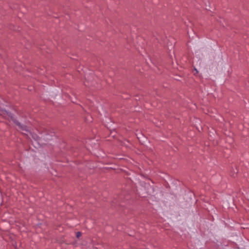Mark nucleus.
Instances as JSON below:
<instances>
[{"instance_id": "4", "label": "nucleus", "mask_w": 249, "mask_h": 249, "mask_svg": "<svg viewBox=\"0 0 249 249\" xmlns=\"http://www.w3.org/2000/svg\"><path fill=\"white\" fill-rule=\"evenodd\" d=\"M33 137L34 139L35 140V141H38L37 137L36 136H33Z\"/></svg>"}, {"instance_id": "7", "label": "nucleus", "mask_w": 249, "mask_h": 249, "mask_svg": "<svg viewBox=\"0 0 249 249\" xmlns=\"http://www.w3.org/2000/svg\"><path fill=\"white\" fill-rule=\"evenodd\" d=\"M231 176H232L234 177V174H233Z\"/></svg>"}, {"instance_id": "2", "label": "nucleus", "mask_w": 249, "mask_h": 249, "mask_svg": "<svg viewBox=\"0 0 249 249\" xmlns=\"http://www.w3.org/2000/svg\"><path fill=\"white\" fill-rule=\"evenodd\" d=\"M44 139H46V140H50L52 139L50 138V136L48 135H47L46 136H45L44 137Z\"/></svg>"}, {"instance_id": "5", "label": "nucleus", "mask_w": 249, "mask_h": 249, "mask_svg": "<svg viewBox=\"0 0 249 249\" xmlns=\"http://www.w3.org/2000/svg\"><path fill=\"white\" fill-rule=\"evenodd\" d=\"M195 71H196V72L194 73V74L196 75V73H198V71L196 70V69L195 68L194 69Z\"/></svg>"}, {"instance_id": "6", "label": "nucleus", "mask_w": 249, "mask_h": 249, "mask_svg": "<svg viewBox=\"0 0 249 249\" xmlns=\"http://www.w3.org/2000/svg\"><path fill=\"white\" fill-rule=\"evenodd\" d=\"M238 170L237 169H235V170H234V174L237 173Z\"/></svg>"}, {"instance_id": "1", "label": "nucleus", "mask_w": 249, "mask_h": 249, "mask_svg": "<svg viewBox=\"0 0 249 249\" xmlns=\"http://www.w3.org/2000/svg\"><path fill=\"white\" fill-rule=\"evenodd\" d=\"M1 114L2 115L4 116L5 117L8 116L10 117L12 120H13L14 123L18 126V128L20 129V130H23L27 132H29L30 134H31V133L29 128L26 125L21 124L20 123H19L18 121L15 120L13 114L11 112L6 110L5 109H4L1 110Z\"/></svg>"}, {"instance_id": "3", "label": "nucleus", "mask_w": 249, "mask_h": 249, "mask_svg": "<svg viewBox=\"0 0 249 249\" xmlns=\"http://www.w3.org/2000/svg\"><path fill=\"white\" fill-rule=\"evenodd\" d=\"M81 234H81V232H77L76 233V237H77V238H79V237L81 235Z\"/></svg>"}]
</instances>
